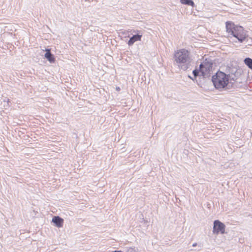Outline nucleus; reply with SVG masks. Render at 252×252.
<instances>
[{
  "mask_svg": "<svg viewBox=\"0 0 252 252\" xmlns=\"http://www.w3.org/2000/svg\"><path fill=\"white\" fill-rule=\"evenodd\" d=\"M245 63L251 69H252V59L247 58L244 60Z\"/></svg>",
  "mask_w": 252,
  "mask_h": 252,
  "instance_id": "9d476101",
  "label": "nucleus"
},
{
  "mask_svg": "<svg viewBox=\"0 0 252 252\" xmlns=\"http://www.w3.org/2000/svg\"><path fill=\"white\" fill-rule=\"evenodd\" d=\"M192 73L194 77L196 78L198 75L199 71L197 69H195L192 71Z\"/></svg>",
  "mask_w": 252,
  "mask_h": 252,
  "instance_id": "9b49d317",
  "label": "nucleus"
},
{
  "mask_svg": "<svg viewBox=\"0 0 252 252\" xmlns=\"http://www.w3.org/2000/svg\"><path fill=\"white\" fill-rule=\"evenodd\" d=\"M181 3L188 5H190L192 7L194 6V3L192 0H180Z\"/></svg>",
  "mask_w": 252,
  "mask_h": 252,
  "instance_id": "1a4fd4ad",
  "label": "nucleus"
},
{
  "mask_svg": "<svg viewBox=\"0 0 252 252\" xmlns=\"http://www.w3.org/2000/svg\"><path fill=\"white\" fill-rule=\"evenodd\" d=\"M142 35L139 34H135L133 35L130 38L128 44L129 46H131L133 44V43L137 41H140Z\"/></svg>",
  "mask_w": 252,
  "mask_h": 252,
  "instance_id": "6e6552de",
  "label": "nucleus"
},
{
  "mask_svg": "<svg viewBox=\"0 0 252 252\" xmlns=\"http://www.w3.org/2000/svg\"><path fill=\"white\" fill-rule=\"evenodd\" d=\"M46 53L45 54V58L51 63H54L55 62V59L54 55L51 54L50 49H47L45 50Z\"/></svg>",
  "mask_w": 252,
  "mask_h": 252,
  "instance_id": "423d86ee",
  "label": "nucleus"
},
{
  "mask_svg": "<svg viewBox=\"0 0 252 252\" xmlns=\"http://www.w3.org/2000/svg\"><path fill=\"white\" fill-rule=\"evenodd\" d=\"M213 233L218 234L220 232L223 234L225 232V225L219 220H216L214 222Z\"/></svg>",
  "mask_w": 252,
  "mask_h": 252,
  "instance_id": "39448f33",
  "label": "nucleus"
},
{
  "mask_svg": "<svg viewBox=\"0 0 252 252\" xmlns=\"http://www.w3.org/2000/svg\"><path fill=\"white\" fill-rule=\"evenodd\" d=\"M4 101H5V102H6H6H9V99H8V98H5L4 99Z\"/></svg>",
  "mask_w": 252,
  "mask_h": 252,
  "instance_id": "f8f14e48",
  "label": "nucleus"
},
{
  "mask_svg": "<svg viewBox=\"0 0 252 252\" xmlns=\"http://www.w3.org/2000/svg\"><path fill=\"white\" fill-rule=\"evenodd\" d=\"M196 245H197V243H193L192 244V246L193 247H195V246H196Z\"/></svg>",
  "mask_w": 252,
  "mask_h": 252,
  "instance_id": "ddd939ff",
  "label": "nucleus"
},
{
  "mask_svg": "<svg viewBox=\"0 0 252 252\" xmlns=\"http://www.w3.org/2000/svg\"><path fill=\"white\" fill-rule=\"evenodd\" d=\"M133 251V249H132V248H129V249H128V251L129 252V251Z\"/></svg>",
  "mask_w": 252,
  "mask_h": 252,
  "instance_id": "4468645a",
  "label": "nucleus"
},
{
  "mask_svg": "<svg viewBox=\"0 0 252 252\" xmlns=\"http://www.w3.org/2000/svg\"><path fill=\"white\" fill-rule=\"evenodd\" d=\"M226 29L229 36L236 38L241 43L243 42L247 37L246 32L244 28L235 25L231 22H226Z\"/></svg>",
  "mask_w": 252,
  "mask_h": 252,
  "instance_id": "f03ea898",
  "label": "nucleus"
},
{
  "mask_svg": "<svg viewBox=\"0 0 252 252\" xmlns=\"http://www.w3.org/2000/svg\"><path fill=\"white\" fill-rule=\"evenodd\" d=\"M229 75L222 71H218L212 76V82L215 87L217 89L225 88L228 84Z\"/></svg>",
  "mask_w": 252,
  "mask_h": 252,
  "instance_id": "7ed1b4c3",
  "label": "nucleus"
},
{
  "mask_svg": "<svg viewBox=\"0 0 252 252\" xmlns=\"http://www.w3.org/2000/svg\"><path fill=\"white\" fill-rule=\"evenodd\" d=\"M52 221L58 227H61L63 226V220L59 216H55L52 219Z\"/></svg>",
  "mask_w": 252,
  "mask_h": 252,
  "instance_id": "0eeeda50",
  "label": "nucleus"
},
{
  "mask_svg": "<svg viewBox=\"0 0 252 252\" xmlns=\"http://www.w3.org/2000/svg\"><path fill=\"white\" fill-rule=\"evenodd\" d=\"M213 67V63L211 60L206 59L199 66V71L204 77L207 76L210 74V71Z\"/></svg>",
  "mask_w": 252,
  "mask_h": 252,
  "instance_id": "20e7f679",
  "label": "nucleus"
},
{
  "mask_svg": "<svg viewBox=\"0 0 252 252\" xmlns=\"http://www.w3.org/2000/svg\"><path fill=\"white\" fill-rule=\"evenodd\" d=\"M174 59L178 67L183 70H187L190 65L191 57L188 50L181 49L175 51Z\"/></svg>",
  "mask_w": 252,
  "mask_h": 252,
  "instance_id": "f257e3e1",
  "label": "nucleus"
}]
</instances>
